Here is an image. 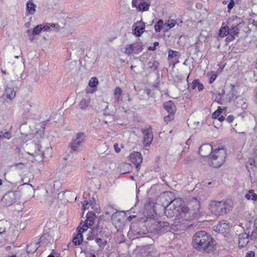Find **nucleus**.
Returning <instances> with one entry per match:
<instances>
[{"label":"nucleus","instance_id":"nucleus-15","mask_svg":"<svg viewBox=\"0 0 257 257\" xmlns=\"http://www.w3.org/2000/svg\"><path fill=\"white\" fill-rule=\"evenodd\" d=\"M249 235L246 232H242L238 235V245L239 247H245L249 241Z\"/></svg>","mask_w":257,"mask_h":257},{"label":"nucleus","instance_id":"nucleus-48","mask_svg":"<svg viewBox=\"0 0 257 257\" xmlns=\"http://www.w3.org/2000/svg\"><path fill=\"white\" fill-rule=\"evenodd\" d=\"M245 257H255V253L254 251H250L246 253Z\"/></svg>","mask_w":257,"mask_h":257},{"label":"nucleus","instance_id":"nucleus-57","mask_svg":"<svg viewBox=\"0 0 257 257\" xmlns=\"http://www.w3.org/2000/svg\"><path fill=\"white\" fill-rule=\"evenodd\" d=\"M148 49L150 51H154L156 49V48H155V47H154V46L153 47L150 46L149 47Z\"/></svg>","mask_w":257,"mask_h":257},{"label":"nucleus","instance_id":"nucleus-1","mask_svg":"<svg viewBox=\"0 0 257 257\" xmlns=\"http://www.w3.org/2000/svg\"><path fill=\"white\" fill-rule=\"evenodd\" d=\"M181 198H176L171 202L165 209L164 213L168 218L175 217V219L180 223L194 219L199 215L200 203L194 198L190 203V207L183 205Z\"/></svg>","mask_w":257,"mask_h":257},{"label":"nucleus","instance_id":"nucleus-56","mask_svg":"<svg viewBox=\"0 0 257 257\" xmlns=\"http://www.w3.org/2000/svg\"><path fill=\"white\" fill-rule=\"evenodd\" d=\"M218 120L220 121V122H222L224 120H225V117L222 116V115H221V116H219L218 118H217Z\"/></svg>","mask_w":257,"mask_h":257},{"label":"nucleus","instance_id":"nucleus-25","mask_svg":"<svg viewBox=\"0 0 257 257\" xmlns=\"http://www.w3.org/2000/svg\"><path fill=\"white\" fill-rule=\"evenodd\" d=\"M132 4L134 7H136L140 11H146L149 9L150 5L145 2H141L137 6L135 0H133Z\"/></svg>","mask_w":257,"mask_h":257},{"label":"nucleus","instance_id":"nucleus-38","mask_svg":"<svg viewBox=\"0 0 257 257\" xmlns=\"http://www.w3.org/2000/svg\"><path fill=\"white\" fill-rule=\"evenodd\" d=\"M179 56V53L178 51H173V50H170L169 51V55L168 57L169 58H173L174 57L176 56Z\"/></svg>","mask_w":257,"mask_h":257},{"label":"nucleus","instance_id":"nucleus-21","mask_svg":"<svg viewBox=\"0 0 257 257\" xmlns=\"http://www.w3.org/2000/svg\"><path fill=\"white\" fill-rule=\"evenodd\" d=\"M164 107L165 109L169 113L171 114H175L176 111V107L172 101H168L164 103Z\"/></svg>","mask_w":257,"mask_h":257},{"label":"nucleus","instance_id":"nucleus-14","mask_svg":"<svg viewBox=\"0 0 257 257\" xmlns=\"http://www.w3.org/2000/svg\"><path fill=\"white\" fill-rule=\"evenodd\" d=\"M122 91L119 87H116L114 91V100L115 105L118 107L120 106L122 101V97L121 96Z\"/></svg>","mask_w":257,"mask_h":257},{"label":"nucleus","instance_id":"nucleus-19","mask_svg":"<svg viewBox=\"0 0 257 257\" xmlns=\"http://www.w3.org/2000/svg\"><path fill=\"white\" fill-rule=\"evenodd\" d=\"M156 224L154 225L156 226V227H154L156 230L158 232H165L166 231L168 228L169 227V223L165 221H159L156 222Z\"/></svg>","mask_w":257,"mask_h":257},{"label":"nucleus","instance_id":"nucleus-34","mask_svg":"<svg viewBox=\"0 0 257 257\" xmlns=\"http://www.w3.org/2000/svg\"><path fill=\"white\" fill-rule=\"evenodd\" d=\"M222 108L219 106L218 109L213 113L212 115V118H217L220 115V114L222 112Z\"/></svg>","mask_w":257,"mask_h":257},{"label":"nucleus","instance_id":"nucleus-24","mask_svg":"<svg viewBox=\"0 0 257 257\" xmlns=\"http://www.w3.org/2000/svg\"><path fill=\"white\" fill-rule=\"evenodd\" d=\"M90 97L87 95L83 97L79 102L78 105L82 110H86L90 103Z\"/></svg>","mask_w":257,"mask_h":257},{"label":"nucleus","instance_id":"nucleus-8","mask_svg":"<svg viewBox=\"0 0 257 257\" xmlns=\"http://www.w3.org/2000/svg\"><path fill=\"white\" fill-rule=\"evenodd\" d=\"M142 132L144 135V144L146 146H150L153 140L152 127L150 126L147 128L142 129Z\"/></svg>","mask_w":257,"mask_h":257},{"label":"nucleus","instance_id":"nucleus-55","mask_svg":"<svg viewBox=\"0 0 257 257\" xmlns=\"http://www.w3.org/2000/svg\"><path fill=\"white\" fill-rule=\"evenodd\" d=\"M6 228L0 226V234H2L6 232Z\"/></svg>","mask_w":257,"mask_h":257},{"label":"nucleus","instance_id":"nucleus-47","mask_svg":"<svg viewBox=\"0 0 257 257\" xmlns=\"http://www.w3.org/2000/svg\"><path fill=\"white\" fill-rule=\"evenodd\" d=\"M52 26L51 27V29L49 31H52L53 29H55L56 30H58L60 26L58 24H51Z\"/></svg>","mask_w":257,"mask_h":257},{"label":"nucleus","instance_id":"nucleus-44","mask_svg":"<svg viewBox=\"0 0 257 257\" xmlns=\"http://www.w3.org/2000/svg\"><path fill=\"white\" fill-rule=\"evenodd\" d=\"M234 119V117L233 115H228L225 119V120L229 123L232 122Z\"/></svg>","mask_w":257,"mask_h":257},{"label":"nucleus","instance_id":"nucleus-23","mask_svg":"<svg viewBox=\"0 0 257 257\" xmlns=\"http://www.w3.org/2000/svg\"><path fill=\"white\" fill-rule=\"evenodd\" d=\"M37 6L35 5L32 0H29L27 2L26 4V9L29 15H33L36 12Z\"/></svg>","mask_w":257,"mask_h":257},{"label":"nucleus","instance_id":"nucleus-29","mask_svg":"<svg viewBox=\"0 0 257 257\" xmlns=\"http://www.w3.org/2000/svg\"><path fill=\"white\" fill-rule=\"evenodd\" d=\"M228 26H221L219 30V36L222 38H223L228 35Z\"/></svg>","mask_w":257,"mask_h":257},{"label":"nucleus","instance_id":"nucleus-16","mask_svg":"<svg viewBox=\"0 0 257 257\" xmlns=\"http://www.w3.org/2000/svg\"><path fill=\"white\" fill-rule=\"evenodd\" d=\"M52 26L50 24H47L46 25H39L34 28L32 31L33 36L39 35L42 31H48L50 30Z\"/></svg>","mask_w":257,"mask_h":257},{"label":"nucleus","instance_id":"nucleus-2","mask_svg":"<svg viewBox=\"0 0 257 257\" xmlns=\"http://www.w3.org/2000/svg\"><path fill=\"white\" fill-rule=\"evenodd\" d=\"M194 249L206 253L213 252L215 250V241L210 234L205 231L196 232L192 239Z\"/></svg>","mask_w":257,"mask_h":257},{"label":"nucleus","instance_id":"nucleus-50","mask_svg":"<svg viewBox=\"0 0 257 257\" xmlns=\"http://www.w3.org/2000/svg\"><path fill=\"white\" fill-rule=\"evenodd\" d=\"M26 33L27 34L28 36L29 37V39H31V41L33 40V38L32 37V32H31L30 30H28L26 32Z\"/></svg>","mask_w":257,"mask_h":257},{"label":"nucleus","instance_id":"nucleus-18","mask_svg":"<svg viewBox=\"0 0 257 257\" xmlns=\"http://www.w3.org/2000/svg\"><path fill=\"white\" fill-rule=\"evenodd\" d=\"M83 232H82L81 228H80L77 234L73 238L72 243H69L68 244V247H70L73 245V244H74L75 245L80 244L83 241Z\"/></svg>","mask_w":257,"mask_h":257},{"label":"nucleus","instance_id":"nucleus-35","mask_svg":"<svg viewBox=\"0 0 257 257\" xmlns=\"http://www.w3.org/2000/svg\"><path fill=\"white\" fill-rule=\"evenodd\" d=\"M98 80L96 77H92L89 82V85L91 87H96L98 84Z\"/></svg>","mask_w":257,"mask_h":257},{"label":"nucleus","instance_id":"nucleus-64","mask_svg":"<svg viewBox=\"0 0 257 257\" xmlns=\"http://www.w3.org/2000/svg\"><path fill=\"white\" fill-rule=\"evenodd\" d=\"M135 67L136 66H131V68L132 70H133L135 68Z\"/></svg>","mask_w":257,"mask_h":257},{"label":"nucleus","instance_id":"nucleus-27","mask_svg":"<svg viewBox=\"0 0 257 257\" xmlns=\"http://www.w3.org/2000/svg\"><path fill=\"white\" fill-rule=\"evenodd\" d=\"M164 24V31L167 32L170 29L173 28L176 25L177 22L176 20L174 19H169Z\"/></svg>","mask_w":257,"mask_h":257},{"label":"nucleus","instance_id":"nucleus-60","mask_svg":"<svg viewBox=\"0 0 257 257\" xmlns=\"http://www.w3.org/2000/svg\"><path fill=\"white\" fill-rule=\"evenodd\" d=\"M47 257H55L54 255V253L52 252L50 254H49Z\"/></svg>","mask_w":257,"mask_h":257},{"label":"nucleus","instance_id":"nucleus-52","mask_svg":"<svg viewBox=\"0 0 257 257\" xmlns=\"http://www.w3.org/2000/svg\"><path fill=\"white\" fill-rule=\"evenodd\" d=\"M15 166H16L18 168L22 169L25 166V164L22 163L16 164Z\"/></svg>","mask_w":257,"mask_h":257},{"label":"nucleus","instance_id":"nucleus-6","mask_svg":"<svg viewBox=\"0 0 257 257\" xmlns=\"http://www.w3.org/2000/svg\"><path fill=\"white\" fill-rule=\"evenodd\" d=\"M86 138L85 134L83 132L77 133L71 142L69 143V147L74 152H80L83 143L85 142Z\"/></svg>","mask_w":257,"mask_h":257},{"label":"nucleus","instance_id":"nucleus-11","mask_svg":"<svg viewBox=\"0 0 257 257\" xmlns=\"http://www.w3.org/2000/svg\"><path fill=\"white\" fill-rule=\"evenodd\" d=\"M17 192H9L6 194L3 199L2 201L4 203H5L8 206L14 203L17 199Z\"/></svg>","mask_w":257,"mask_h":257},{"label":"nucleus","instance_id":"nucleus-45","mask_svg":"<svg viewBox=\"0 0 257 257\" xmlns=\"http://www.w3.org/2000/svg\"><path fill=\"white\" fill-rule=\"evenodd\" d=\"M216 77H217L216 74H212L210 78L209 81V83H213L215 81V80L216 79Z\"/></svg>","mask_w":257,"mask_h":257},{"label":"nucleus","instance_id":"nucleus-49","mask_svg":"<svg viewBox=\"0 0 257 257\" xmlns=\"http://www.w3.org/2000/svg\"><path fill=\"white\" fill-rule=\"evenodd\" d=\"M114 149L116 153H119L120 151V149L119 148L117 144L115 143L113 146Z\"/></svg>","mask_w":257,"mask_h":257},{"label":"nucleus","instance_id":"nucleus-5","mask_svg":"<svg viewBox=\"0 0 257 257\" xmlns=\"http://www.w3.org/2000/svg\"><path fill=\"white\" fill-rule=\"evenodd\" d=\"M44 140L39 141L38 143H32L30 145V151L28 154L37 158L38 161L42 160L44 154V150H42V146L44 144Z\"/></svg>","mask_w":257,"mask_h":257},{"label":"nucleus","instance_id":"nucleus-54","mask_svg":"<svg viewBox=\"0 0 257 257\" xmlns=\"http://www.w3.org/2000/svg\"><path fill=\"white\" fill-rule=\"evenodd\" d=\"M47 236V235L46 234L42 235L40 238V242H44L45 239L46 238Z\"/></svg>","mask_w":257,"mask_h":257},{"label":"nucleus","instance_id":"nucleus-51","mask_svg":"<svg viewBox=\"0 0 257 257\" xmlns=\"http://www.w3.org/2000/svg\"><path fill=\"white\" fill-rule=\"evenodd\" d=\"M198 89L199 91L202 90L204 89V86L202 83L198 81V84L197 85Z\"/></svg>","mask_w":257,"mask_h":257},{"label":"nucleus","instance_id":"nucleus-59","mask_svg":"<svg viewBox=\"0 0 257 257\" xmlns=\"http://www.w3.org/2000/svg\"><path fill=\"white\" fill-rule=\"evenodd\" d=\"M159 43L158 42H155L154 43V47H155V48H156V47L158 46L159 45Z\"/></svg>","mask_w":257,"mask_h":257},{"label":"nucleus","instance_id":"nucleus-3","mask_svg":"<svg viewBox=\"0 0 257 257\" xmlns=\"http://www.w3.org/2000/svg\"><path fill=\"white\" fill-rule=\"evenodd\" d=\"M232 206V202L230 200H214L210 201L209 209L213 215L220 216L229 212Z\"/></svg>","mask_w":257,"mask_h":257},{"label":"nucleus","instance_id":"nucleus-40","mask_svg":"<svg viewBox=\"0 0 257 257\" xmlns=\"http://www.w3.org/2000/svg\"><path fill=\"white\" fill-rule=\"evenodd\" d=\"M95 242L100 246H104L105 245V243L101 238H96L95 239Z\"/></svg>","mask_w":257,"mask_h":257},{"label":"nucleus","instance_id":"nucleus-31","mask_svg":"<svg viewBox=\"0 0 257 257\" xmlns=\"http://www.w3.org/2000/svg\"><path fill=\"white\" fill-rule=\"evenodd\" d=\"M37 248L38 246L36 243H31L27 245V251L29 253L36 251Z\"/></svg>","mask_w":257,"mask_h":257},{"label":"nucleus","instance_id":"nucleus-7","mask_svg":"<svg viewBox=\"0 0 257 257\" xmlns=\"http://www.w3.org/2000/svg\"><path fill=\"white\" fill-rule=\"evenodd\" d=\"M213 230L225 236L229 231V225L225 220H222L213 226Z\"/></svg>","mask_w":257,"mask_h":257},{"label":"nucleus","instance_id":"nucleus-26","mask_svg":"<svg viewBox=\"0 0 257 257\" xmlns=\"http://www.w3.org/2000/svg\"><path fill=\"white\" fill-rule=\"evenodd\" d=\"M16 91L13 88L7 87L3 97L6 96L7 98L12 100L16 96Z\"/></svg>","mask_w":257,"mask_h":257},{"label":"nucleus","instance_id":"nucleus-63","mask_svg":"<svg viewBox=\"0 0 257 257\" xmlns=\"http://www.w3.org/2000/svg\"><path fill=\"white\" fill-rule=\"evenodd\" d=\"M3 184V181L2 179H0V186H1Z\"/></svg>","mask_w":257,"mask_h":257},{"label":"nucleus","instance_id":"nucleus-42","mask_svg":"<svg viewBox=\"0 0 257 257\" xmlns=\"http://www.w3.org/2000/svg\"><path fill=\"white\" fill-rule=\"evenodd\" d=\"M198 79H195L193 80V81L192 82V83L190 84V87L192 89H195L198 84Z\"/></svg>","mask_w":257,"mask_h":257},{"label":"nucleus","instance_id":"nucleus-36","mask_svg":"<svg viewBox=\"0 0 257 257\" xmlns=\"http://www.w3.org/2000/svg\"><path fill=\"white\" fill-rule=\"evenodd\" d=\"M134 52V49L133 48V45L131 44L128 45L125 50V53L127 55H130Z\"/></svg>","mask_w":257,"mask_h":257},{"label":"nucleus","instance_id":"nucleus-61","mask_svg":"<svg viewBox=\"0 0 257 257\" xmlns=\"http://www.w3.org/2000/svg\"><path fill=\"white\" fill-rule=\"evenodd\" d=\"M190 160H191V157H188L185 160H186V162H188Z\"/></svg>","mask_w":257,"mask_h":257},{"label":"nucleus","instance_id":"nucleus-4","mask_svg":"<svg viewBox=\"0 0 257 257\" xmlns=\"http://www.w3.org/2000/svg\"><path fill=\"white\" fill-rule=\"evenodd\" d=\"M226 151L222 146L214 149L210 155L211 164L214 168L220 167L224 162L226 158Z\"/></svg>","mask_w":257,"mask_h":257},{"label":"nucleus","instance_id":"nucleus-9","mask_svg":"<svg viewBox=\"0 0 257 257\" xmlns=\"http://www.w3.org/2000/svg\"><path fill=\"white\" fill-rule=\"evenodd\" d=\"M130 160L136 167L137 170L140 169V164L142 163L143 158L140 153L133 152L130 154Z\"/></svg>","mask_w":257,"mask_h":257},{"label":"nucleus","instance_id":"nucleus-10","mask_svg":"<svg viewBox=\"0 0 257 257\" xmlns=\"http://www.w3.org/2000/svg\"><path fill=\"white\" fill-rule=\"evenodd\" d=\"M214 150L213 146L205 144L200 147L199 153L202 157H206L210 156Z\"/></svg>","mask_w":257,"mask_h":257},{"label":"nucleus","instance_id":"nucleus-30","mask_svg":"<svg viewBox=\"0 0 257 257\" xmlns=\"http://www.w3.org/2000/svg\"><path fill=\"white\" fill-rule=\"evenodd\" d=\"M165 24L162 20H159L154 26L156 32H160L162 29L164 30Z\"/></svg>","mask_w":257,"mask_h":257},{"label":"nucleus","instance_id":"nucleus-32","mask_svg":"<svg viewBox=\"0 0 257 257\" xmlns=\"http://www.w3.org/2000/svg\"><path fill=\"white\" fill-rule=\"evenodd\" d=\"M12 135L11 133L9 131L6 132H0V138L1 139H6L7 140H9L11 138Z\"/></svg>","mask_w":257,"mask_h":257},{"label":"nucleus","instance_id":"nucleus-37","mask_svg":"<svg viewBox=\"0 0 257 257\" xmlns=\"http://www.w3.org/2000/svg\"><path fill=\"white\" fill-rule=\"evenodd\" d=\"M174 118V114L169 113L167 116H166L164 118L165 122L168 123L169 122L173 120Z\"/></svg>","mask_w":257,"mask_h":257},{"label":"nucleus","instance_id":"nucleus-39","mask_svg":"<svg viewBox=\"0 0 257 257\" xmlns=\"http://www.w3.org/2000/svg\"><path fill=\"white\" fill-rule=\"evenodd\" d=\"M23 107L24 110L28 112L31 108V105L28 102H26L23 104Z\"/></svg>","mask_w":257,"mask_h":257},{"label":"nucleus","instance_id":"nucleus-12","mask_svg":"<svg viewBox=\"0 0 257 257\" xmlns=\"http://www.w3.org/2000/svg\"><path fill=\"white\" fill-rule=\"evenodd\" d=\"M95 219V215L92 212H89L86 215V219L84 222V225L81 228L82 232H84L87 230V228L93 225L94 220Z\"/></svg>","mask_w":257,"mask_h":257},{"label":"nucleus","instance_id":"nucleus-13","mask_svg":"<svg viewBox=\"0 0 257 257\" xmlns=\"http://www.w3.org/2000/svg\"><path fill=\"white\" fill-rule=\"evenodd\" d=\"M134 34L137 37L141 36L145 31V26L142 22H137L133 26Z\"/></svg>","mask_w":257,"mask_h":257},{"label":"nucleus","instance_id":"nucleus-17","mask_svg":"<svg viewBox=\"0 0 257 257\" xmlns=\"http://www.w3.org/2000/svg\"><path fill=\"white\" fill-rule=\"evenodd\" d=\"M146 256L147 257H157L159 255L155 247L152 244L146 246L145 248Z\"/></svg>","mask_w":257,"mask_h":257},{"label":"nucleus","instance_id":"nucleus-41","mask_svg":"<svg viewBox=\"0 0 257 257\" xmlns=\"http://www.w3.org/2000/svg\"><path fill=\"white\" fill-rule=\"evenodd\" d=\"M251 239H255L257 238V227L253 230L250 235Z\"/></svg>","mask_w":257,"mask_h":257},{"label":"nucleus","instance_id":"nucleus-20","mask_svg":"<svg viewBox=\"0 0 257 257\" xmlns=\"http://www.w3.org/2000/svg\"><path fill=\"white\" fill-rule=\"evenodd\" d=\"M228 36L226 38L227 42H230L235 39V36L238 33V29L237 26L229 28Z\"/></svg>","mask_w":257,"mask_h":257},{"label":"nucleus","instance_id":"nucleus-53","mask_svg":"<svg viewBox=\"0 0 257 257\" xmlns=\"http://www.w3.org/2000/svg\"><path fill=\"white\" fill-rule=\"evenodd\" d=\"M88 205V202L87 201H84V203H83L82 206L84 209H88V207L87 205Z\"/></svg>","mask_w":257,"mask_h":257},{"label":"nucleus","instance_id":"nucleus-62","mask_svg":"<svg viewBox=\"0 0 257 257\" xmlns=\"http://www.w3.org/2000/svg\"><path fill=\"white\" fill-rule=\"evenodd\" d=\"M50 149H51V148L50 149L48 147H47L46 148V151H49V150H50Z\"/></svg>","mask_w":257,"mask_h":257},{"label":"nucleus","instance_id":"nucleus-43","mask_svg":"<svg viewBox=\"0 0 257 257\" xmlns=\"http://www.w3.org/2000/svg\"><path fill=\"white\" fill-rule=\"evenodd\" d=\"M249 164L250 165L257 166V157H255L254 159L250 160L249 161Z\"/></svg>","mask_w":257,"mask_h":257},{"label":"nucleus","instance_id":"nucleus-28","mask_svg":"<svg viewBox=\"0 0 257 257\" xmlns=\"http://www.w3.org/2000/svg\"><path fill=\"white\" fill-rule=\"evenodd\" d=\"M245 198L247 199H251L253 201L257 200V194L254 193L253 190H249L245 194Z\"/></svg>","mask_w":257,"mask_h":257},{"label":"nucleus","instance_id":"nucleus-46","mask_svg":"<svg viewBox=\"0 0 257 257\" xmlns=\"http://www.w3.org/2000/svg\"><path fill=\"white\" fill-rule=\"evenodd\" d=\"M234 6V0H230V2L229 3L227 8L228 10H231L233 8Z\"/></svg>","mask_w":257,"mask_h":257},{"label":"nucleus","instance_id":"nucleus-58","mask_svg":"<svg viewBox=\"0 0 257 257\" xmlns=\"http://www.w3.org/2000/svg\"><path fill=\"white\" fill-rule=\"evenodd\" d=\"M126 96H127V100H128V102H130V101L132 100V99H131V98L130 95L128 93H127V94H126Z\"/></svg>","mask_w":257,"mask_h":257},{"label":"nucleus","instance_id":"nucleus-22","mask_svg":"<svg viewBox=\"0 0 257 257\" xmlns=\"http://www.w3.org/2000/svg\"><path fill=\"white\" fill-rule=\"evenodd\" d=\"M229 91L226 95V99L229 101L234 100L237 97V92L235 90L234 86L230 84L229 86Z\"/></svg>","mask_w":257,"mask_h":257},{"label":"nucleus","instance_id":"nucleus-33","mask_svg":"<svg viewBox=\"0 0 257 257\" xmlns=\"http://www.w3.org/2000/svg\"><path fill=\"white\" fill-rule=\"evenodd\" d=\"M133 48L134 49V53L136 54L139 53L140 52L142 51V46L138 43L133 44Z\"/></svg>","mask_w":257,"mask_h":257}]
</instances>
